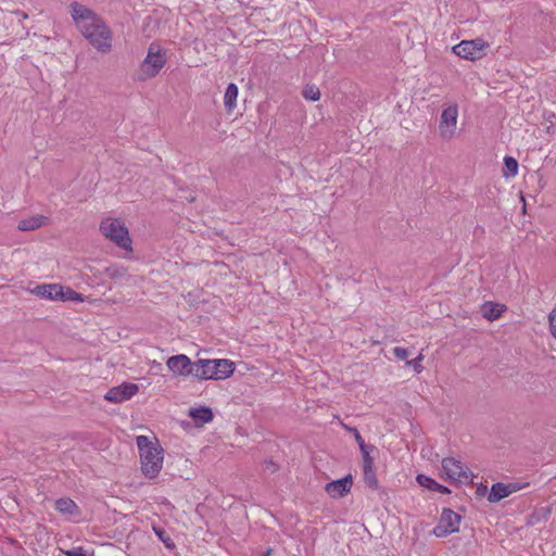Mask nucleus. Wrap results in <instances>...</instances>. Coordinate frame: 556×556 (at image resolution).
<instances>
[{"instance_id":"nucleus-1","label":"nucleus","mask_w":556,"mask_h":556,"mask_svg":"<svg viewBox=\"0 0 556 556\" xmlns=\"http://www.w3.org/2000/svg\"><path fill=\"white\" fill-rule=\"evenodd\" d=\"M72 17L81 35L98 51L106 53L112 48V31L103 18L86 5L72 2Z\"/></svg>"},{"instance_id":"nucleus-2","label":"nucleus","mask_w":556,"mask_h":556,"mask_svg":"<svg viewBox=\"0 0 556 556\" xmlns=\"http://www.w3.org/2000/svg\"><path fill=\"white\" fill-rule=\"evenodd\" d=\"M137 445L140 452L142 473L153 479L159 476L163 465V448L157 441H151L146 435L137 437Z\"/></svg>"},{"instance_id":"nucleus-3","label":"nucleus","mask_w":556,"mask_h":556,"mask_svg":"<svg viewBox=\"0 0 556 556\" xmlns=\"http://www.w3.org/2000/svg\"><path fill=\"white\" fill-rule=\"evenodd\" d=\"M166 63V56L161 47L156 43H151L148 49V54L140 66V80L155 77Z\"/></svg>"},{"instance_id":"nucleus-4","label":"nucleus","mask_w":556,"mask_h":556,"mask_svg":"<svg viewBox=\"0 0 556 556\" xmlns=\"http://www.w3.org/2000/svg\"><path fill=\"white\" fill-rule=\"evenodd\" d=\"M101 232L113 241L117 247L129 250L131 245V239L129 237L128 229L124 223L118 219H106L100 225Z\"/></svg>"},{"instance_id":"nucleus-5","label":"nucleus","mask_w":556,"mask_h":556,"mask_svg":"<svg viewBox=\"0 0 556 556\" xmlns=\"http://www.w3.org/2000/svg\"><path fill=\"white\" fill-rule=\"evenodd\" d=\"M486 48H489V43L481 38H477L463 40L453 47V52L463 59L475 61L485 55Z\"/></svg>"},{"instance_id":"nucleus-6","label":"nucleus","mask_w":556,"mask_h":556,"mask_svg":"<svg viewBox=\"0 0 556 556\" xmlns=\"http://www.w3.org/2000/svg\"><path fill=\"white\" fill-rule=\"evenodd\" d=\"M460 519L459 514L450 508H444L439 523L433 528L432 533L437 538H445L451 533L458 532Z\"/></svg>"},{"instance_id":"nucleus-7","label":"nucleus","mask_w":556,"mask_h":556,"mask_svg":"<svg viewBox=\"0 0 556 556\" xmlns=\"http://www.w3.org/2000/svg\"><path fill=\"white\" fill-rule=\"evenodd\" d=\"M442 468L451 480L472 483L475 475L454 457L443 458Z\"/></svg>"},{"instance_id":"nucleus-8","label":"nucleus","mask_w":556,"mask_h":556,"mask_svg":"<svg viewBox=\"0 0 556 556\" xmlns=\"http://www.w3.org/2000/svg\"><path fill=\"white\" fill-rule=\"evenodd\" d=\"M458 116L457 105H450L443 110L440 117V134L443 138H451L454 135Z\"/></svg>"},{"instance_id":"nucleus-9","label":"nucleus","mask_w":556,"mask_h":556,"mask_svg":"<svg viewBox=\"0 0 556 556\" xmlns=\"http://www.w3.org/2000/svg\"><path fill=\"white\" fill-rule=\"evenodd\" d=\"M529 483H520V482H510V483H502L496 482L492 485L491 491L488 495V501L491 503H497L501 500L509 496L510 494L520 491L521 489L528 486Z\"/></svg>"},{"instance_id":"nucleus-10","label":"nucleus","mask_w":556,"mask_h":556,"mask_svg":"<svg viewBox=\"0 0 556 556\" xmlns=\"http://www.w3.org/2000/svg\"><path fill=\"white\" fill-rule=\"evenodd\" d=\"M139 391V387L136 383L124 382L121 386L111 388L104 399L112 403H122L129 400Z\"/></svg>"},{"instance_id":"nucleus-11","label":"nucleus","mask_w":556,"mask_h":556,"mask_svg":"<svg viewBox=\"0 0 556 556\" xmlns=\"http://www.w3.org/2000/svg\"><path fill=\"white\" fill-rule=\"evenodd\" d=\"M353 485L352 475H348L341 479L328 482L325 486V491L332 498H341L350 493Z\"/></svg>"},{"instance_id":"nucleus-12","label":"nucleus","mask_w":556,"mask_h":556,"mask_svg":"<svg viewBox=\"0 0 556 556\" xmlns=\"http://www.w3.org/2000/svg\"><path fill=\"white\" fill-rule=\"evenodd\" d=\"M190 358L185 354L174 355L170 356L166 365L168 369L174 374L178 376H188V366H190Z\"/></svg>"},{"instance_id":"nucleus-13","label":"nucleus","mask_w":556,"mask_h":556,"mask_svg":"<svg viewBox=\"0 0 556 556\" xmlns=\"http://www.w3.org/2000/svg\"><path fill=\"white\" fill-rule=\"evenodd\" d=\"M33 293L43 299L59 300L63 298V287L56 283L39 285L35 287Z\"/></svg>"},{"instance_id":"nucleus-14","label":"nucleus","mask_w":556,"mask_h":556,"mask_svg":"<svg viewBox=\"0 0 556 556\" xmlns=\"http://www.w3.org/2000/svg\"><path fill=\"white\" fill-rule=\"evenodd\" d=\"M416 480L419 483V485H421L422 488H426L428 490L437 491V492H440L442 494L451 493V491H450V489L447 486L438 483L435 480H433L432 478H430V477H428L426 475H421V473L418 475Z\"/></svg>"},{"instance_id":"nucleus-15","label":"nucleus","mask_w":556,"mask_h":556,"mask_svg":"<svg viewBox=\"0 0 556 556\" xmlns=\"http://www.w3.org/2000/svg\"><path fill=\"white\" fill-rule=\"evenodd\" d=\"M46 219L47 217H45L43 215L30 216L28 218L20 220L17 228L21 231H33L40 228L45 224Z\"/></svg>"},{"instance_id":"nucleus-16","label":"nucleus","mask_w":556,"mask_h":556,"mask_svg":"<svg viewBox=\"0 0 556 556\" xmlns=\"http://www.w3.org/2000/svg\"><path fill=\"white\" fill-rule=\"evenodd\" d=\"M216 380L230 377L235 370L233 363L228 359H214Z\"/></svg>"},{"instance_id":"nucleus-17","label":"nucleus","mask_w":556,"mask_h":556,"mask_svg":"<svg viewBox=\"0 0 556 556\" xmlns=\"http://www.w3.org/2000/svg\"><path fill=\"white\" fill-rule=\"evenodd\" d=\"M189 416L195 421L206 424L213 420L214 415L210 407L201 406L198 408H191Z\"/></svg>"},{"instance_id":"nucleus-18","label":"nucleus","mask_w":556,"mask_h":556,"mask_svg":"<svg viewBox=\"0 0 556 556\" xmlns=\"http://www.w3.org/2000/svg\"><path fill=\"white\" fill-rule=\"evenodd\" d=\"M503 308H504V306L500 305L497 303L485 302L481 306V313H482V316L484 318H486L488 320H495L501 316Z\"/></svg>"},{"instance_id":"nucleus-19","label":"nucleus","mask_w":556,"mask_h":556,"mask_svg":"<svg viewBox=\"0 0 556 556\" xmlns=\"http://www.w3.org/2000/svg\"><path fill=\"white\" fill-rule=\"evenodd\" d=\"M363 476L364 482L368 488H370L371 490L379 489V481L374 471V465L363 466Z\"/></svg>"},{"instance_id":"nucleus-20","label":"nucleus","mask_w":556,"mask_h":556,"mask_svg":"<svg viewBox=\"0 0 556 556\" xmlns=\"http://www.w3.org/2000/svg\"><path fill=\"white\" fill-rule=\"evenodd\" d=\"M237 97H238V87L236 84L231 83L227 86L225 97H224L225 108L228 111H231L236 106Z\"/></svg>"},{"instance_id":"nucleus-21","label":"nucleus","mask_w":556,"mask_h":556,"mask_svg":"<svg viewBox=\"0 0 556 556\" xmlns=\"http://www.w3.org/2000/svg\"><path fill=\"white\" fill-rule=\"evenodd\" d=\"M55 508L62 514L74 515L78 507L75 502L68 497L59 498L55 502Z\"/></svg>"},{"instance_id":"nucleus-22","label":"nucleus","mask_w":556,"mask_h":556,"mask_svg":"<svg viewBox=\"0 0 556 556\" xmlns=\"http://www.w3.org/2000/svg\"><path fill=\"white\" fill-rule=\"evenodd\" d=\"M199 364L202 374V380L215 379L216 380V371L214 366V359H199Z\"/></svg>"},{"instance_id":"nucleus-23","label":"nucleus","mask_w":556,"mask_h":556,"mask_svg":"<svg viewBox=\"0 0 556 556\" xmlns=\"http://www.w3.org/2000/svg\"><path fill=\"white\" fill-rule=\"evenodd\" d=\"M504 170L503 175L505 177H514L518 173V162L513 156H505L504 157Z\"/></svg>"},{"instance_id":"nucleus-24","label":"nucleus","mask_w":556,"mask_h":556,"mask_svg":"<svg viewBox=\"0 0 556 556\" xmlns=\"http://www.w3.org/2000/svg\"><path fill=\"white\" fill-rule=\"evenodd\" d=\"M153 530H154L155 534L157 535V538L164 543V545L167 548H170V549L175 548V543L173 542V540L170 539V536L167 534V532L164 529L153 527Z\"/></svg>"},{"instance_id":"nucleus-25","label":"nucleus","mask_w":556,"mask_h":556,"mask_svg":"<svg viewBox=\"0 0 556 556\" xmlns=\"http://www.w3.org/2000/svg\"><path fill=\"white\" fill-rule=\"evenodd\" d=\"M375 448L374 445L361 444L359 450L363 456V466L374 465V458L370 456V451Z\"/></svg>"},{"instance_id":"nucleus-26","label":"nucleus","mask_w":556,"mask_h":556,"mask_svg":"<svg viewBox=\"0 0 556 556\" xmlns=\"http://www.w3.org/2000/svg\"><path fill=\"white\" fill-rule=\"evenodd\" d=\"M303 97L306 100L317 101L320 98V91L316 86L307 85L303 90Z\"/></svg>"},{"instance_id":"nucleus-27","label":"nucleus","mask_w":556,"mask_h":556,"mask_svg":"<svg viewBox=\"0 0 556 556\" xmlns=\"http://www.w3.org/2000/svg\"><path fill=\"white\" fill-rule=\"evenodd\" d=\"M61 301H83V295L71 288H63V298Z\"/></svg>"},{"instance_id":"nucleus-28","label":"nucleus","mask_w":556,"mask_h":556,"mask_svg":"<svg viewBox=\"0 0 556 556\" xmlns=\"http://www.w3.org/2000/svg\"><path fill=\"white\" fill-rule=\"evenodd\" d=\"M200 365L201 364H199V361H197V362L190 361V366H188V370H189L188 376H192L194 378L202 380V374H201L202 368H200Z\"/></svg>"},{"instance_id":"nucleus-29","label":"nucleus","mask_w":556,"mask_h":556,"mask_svg":"<svg viewBox=\"0 0 556 556\" xmlns=\"http://www.w3.org/2000/svg\"><path fill=\"white\" fill-rule=\"evenodd\" d=\"M109 276L113 279L122 278L126 275V269L124 267L115 266L108 268Z\"/></svg>"},{"instance_id":"nucleus-30","label":"nucleus","mask_w":556,"mask_h":556,"mask_svg":"<svg viewBox=\"0 0 556 556\" xmlns=\"http://www.w3.org/2000/svg\"><path fill=\"white\" fill-rule=\"evenodd\" d=\"M422 358H424V355L421 353H419V355L417 357H415L414 359L406 361V365L413 367L416 372H420L421 368H422V366L420 365V362L422 361Z\"/></svg>"},{"instance_id":"nucleus-31","label":"nucleus","mask_w":556,"mask_h":556,"mask_svg":"<svg viewBox=\"0 0 556 556\" xmlns=\"http://www.w3.org/2000/svg\"><path fill=\"white\" fill-rule=\"evenodd\" d=\"M393 355L400 361H405L409 355V351L405 348L396 346L393 349Z\"/></svg>"},{"instance_id":"nucleus-32","label":"nucleus","mask_w":556,"mask_h":556,"mask_svg":"<svg viewBox=\"0 0 556 556\" xmlns=\"http://www.w3.org/2000/svg\"><path fill=\"white\" fill-rule=\"evenodd\" d=\"M551 333L556 339V308L549 314Z\"/></svg>"},{"instance_id":"nucleus-33","label":"nucleus","mask_w":556,"mask_h":556,"mask_svg":"<svg viewBox=\"0 0 556 556\" xmlns=\"http://www.w3.org/2000/svg\"><path fill=\"white\" fill-rule=\"evenodd\" d=\"M264 467H265V470L270 472V473H274L278 470V465L276 463H274L271 459H266L264 462Z\"/></svg>"},{"instance_id":"nucleus-34","label":"nucleus","mask_w":556,"mask_h":556,"mask_svg":"<svg viewBox=\"0 0 556 556\" xmlns=\"http://www.w3.org/2000/svg\"><path fill=\"white\" fill-rule=\"evenodd\" d=\"M66 556H87L83 547H76L64 552Z\"/></svg>"},{"instance_id":"nucleus-35","label":"nucleus","mask_w":556,"mask_h":556,"mask_svg":"<svg viewBox=\"0 0 556 556\" xmlns=\"http://www.w3.org/2000/svg\"><path fill=\"white\" fill-rule=\"evenodd\" d=\"M349 430H350L351 432H353V434H354V437H355V440H356V442H357L358 446H359L361 444H365L364 439L362 438L361 433L358 432V430H357L356 428H350Z\"/></svg>"},{"instance_id":"nucleus-36","label":"nucleus","mask_w":556,"mask_h":556,"mask_svg":"<svg viewBox=\"0 0 556 556\" xmlns=\"http://www.w3.org/2000/svg\"><path fill=\"white\" fill-rule=\"evenodd\" d=\"M486 492V486L485 485H481L478 488V493L479 494H484Z\"/></svg>"},{"instance_id":"nucleus-37","label":"nucleus","mask_w":556,"mask_h":556,"mask_svg":"<svg viewBox=\"0 0 556 556\" xmlns=\"http://www.w3.org/2000/svg\"><path fill=\"white\" fill-rule=\"evenodd\" d=\"M270 553H271V549L269 548V549H267V551L264 553V555H263V556H269V555H270Z\"/></svg>"}]
</instances>
